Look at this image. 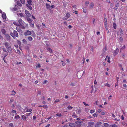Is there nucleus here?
Returning <instances> with one entry per match:
<instances>
[{"label": "nucleus", "instance_id": "nucleus-12", "mask_svg": "<svg viewBox=\"0 0 127 127\" xmlns=\"http://www.w3.org/2000/svg\"><path fill=\"white\" fill-rule=\"evenodd\" d=\"M31 5H30L29 4H27L26 5V6L30 10H32V8L31 6Z\"/></svg>", "mask_w": 127, "mask_h": 127}, {"label": "nucleus", "instance_id": "nucleus-41", "mask_svg": "<svg viewBox=\"0 0 127 127\" xmlns=\"http://www.w3.org/2000/svg\"><path fill=\"white\" fill-rule=\"evenodd\" d=\"M9 125L11 127H13L14 126L13 125V123H10L9 124Z\"/></svg>", "mask_w": 127, "mask_h": 127}, {"label": "nucleus", "instance_id": "nucleus-51", "mask_svg": "<svg viewBox=\"0 0 127 127\" xmlns=\"http://www.w3.org/2000/svg\"><path fill=\"white\" fill-rule=\"evenodd\" d=\"M110 7H113V6L114 5H113V4L112 3H110Z\"/></svg>", "mask_w": 127, "mask_h": 127}, {"label": "nucleus", "instance_id": "nucleus-34", "mask_svg": "<svg viewBox=\"0 0 127 127\" xmlns=\"http://www.w3.org/2000/svg\"><path fill=\"white\" fill-rule=\"evenodd\" d=\"M11 112L13 113H15V115H16L17 114V113H16V111L15 110H12L11 111Z\"/></svg>", "mask_w": 127, "mask_h": 127}, {"label": "nucleus", "instance_id": "nucleus-6", "mask_svg": "<svg viewBox=\"0 0 127 127\" xmlns=\"http://www.w3.org/2000/svg\"><path fill=\"white\" fill-rule=\"evenodd\" d=\"M102 124V123L100 122H97L95 124V127H100V125Z\"/></svg>", "mask_w": 127, "mask_h": 127}, {"label": "nucleus", "instance_id": "nucleus-27", "mask_svg": "<svg viewBox=\"0 0 127 127\" xmlns=\"http://www.w3.org/2000/svg\"><path fill=\"white\" fill-rule=\"evenodd\" d=\"M2 49L3 51L4 52H5V54H7V55L8 54V53H7V52L6 51V49L4 48H2Z\"/></svg>", "mask_w": 127, "mask_h": 127}, {"label": "nucleus", "instance_id": "nucleus-30", "mask_svg": "<svg viewBox=\"0 0 127 127\" xmlns=\"http://www.w3.org/2000/svg\"><path fill=\"white\" fill-rule=\"evenodd\" d=\"M88 124L89 125H93L95 123L94 122H89Z\"/></svg>", "mask_w": 127, "mask_h": 127}, {"label": "nucleus", "instance_id": "nucleus-39", "mask_svg": "<svg viewBox=\"0 0 127 127\" xmlns=\"http://www.w3.org/2000/svg\"><path fill=\"white\" fill-rule=\"evenodd\" d=\"M70 86H75L76 85V84H75L73 83H72L70 84Z\"/></svg>", "mask_w": 127, "mask_h": 127}, {"label": "nucleus", "instance_id": "nucleus-36", "mask_svg": "<svg viewBox=\"0 0 127 127\" xmlns=\"http://www.w3.org/2000/svg\"><path fill=\"white\" fill-rule=\"evenodd\" d=\"M95 111V110H90V112L91 113H94Z\"/></svg>", "mask_w": 127, "mask_h": 127}, {"label": "nucleus", "instance_id": "nucleus-28", "mask_svg": "<svg viewBox=\"0 0 127 127\" xmlns=\"http://www.w3.org/2000/svg\"><path fill=\"white\" fill-rule=\"evenodd\" d=\"M65 16L68 18L70 16V15L69 14V12L67 13L65 15Z\"/></svg>", "mask_w": 127, "mask_h": 127}, {"label": "nucleus", "instance_id": "nucleus-54", "mask_svg": "<svg viewBox=\"0 0 127 127\" xmlns=\"http://www.w3.org/2000/svg\"><path fill=\"white\" fill-rule=\"evenodd\" d=\"M114 120L116 121H120V119H117V118H116L115 119H114Z\"/></svg>", "mask_w": 127, "mask_h": 127}, {"label": "nucleus", "instance_id": "nucleus-60", "mask_svg": "<svg viewBox=\"0 0 127 127\" xmlns=\"http://www.w3.org/2000/svg\"><path fill=\"white\" fill-rule=\"evenodd\" d=\"M122 56L124 58L125 57V54H124L123 53H122Z\"/></svg>", "mask_w": 127, "mask_h": 127}, {"label": "nucleus", "instance_id": "nucleus-33", "mask_svg": "<svg viewBox=\"0 0 127 127\" xmlns=\"http://www.w3.org/2000/svg\"><path fill=\"white\" fill-rule=\"evenodd\" d=\"M83 12L84 13H86V8L85 7H83Z\"/></svg>", "mask_w": 127, "mask_h": 127}, {"label": "nucleus", "instance_id": "nucleus-50", "mask_svg": "<svg viewBox=\"0 0 127 127\" xmlns=\"http://www.w3.org/2000/svg\"><path fill=\"white\" fill-rule=\"evenodd\" d=\"M19 15L21 17H23L24 16V15L22 13H20Z\"/></svg>", "mask_w": 127, "mask_h": 127}, {"label": "nucleus", "instance_id": "nucleus-55", "mask_svg": "<svg viewBox=\"0 0 127 127\" xmlns=\"http://www.w3.org/2000/svg\"><path fill=\"white\" fill-rule=\"evenodd\" d=\"M106 50V47L104 48L102 50L104 52H105Z\"/></svg>", "mask_w": 127, "mask_h": 127}, {"label": "nucleus", "instance_id": "nucleus-48", "mask_svg": "<svg viewBox=\"0 0 127 127\" xmlns=\"http://www.w3.org/2000/svg\"><path fill=\"white\" fill-rule=\"evenodd\" d=\"M61 62H62V65H63L64 66L65 65V64H66L63 61H61Z\"/></svg>", "mask_w": 127, "mask_h": 127}, {"label": "nucleus", "instance_id": "nucleus-22", "mask_svg": "<svg viewBox=\"0 0 127 127\" xmlns=\"http://www.w3.org/2000/svg\"><path fill=\"white\" fill-rule=\"evenodd\" d=\"M94 6V4L93 2H92L91 5L89 6L90 8H93Z\"/></svg>", "mask_w": 127, "mask_h": 127}, {"label": "nucleus", "instance_id": "nucleus-19", "mask_svg": "<svg viewBox=\"0 0 127 127\" xmlns=\"http://www.w3.org/2000/svg\"><path fill=\"white\" fill-rule=\"evenodd\" d=\"M1 32L2 33L4 34H5L6 33V31L4 29H1Z\"/></svg>", "mask_w": 127, "mask_h": 127}, {"label": "nucleus", "instance_id": "nucleus-16", "mask_svg": "<svg viewBox=\"0 0 127 127\" xmlns=\"http://www.w3.org/2000/svg\"><path fill=\"white\" fill-rule=\"evenodd\" d=\"M12 93L10 95L11 96L12 95H13V96H15V95L16 94V92L14 90L12 91Z\"/></svg>", "mask_w": 127, "mask_h": 127}, {"label": "nucleus", "instance_id": "nucleus-25", "mask_svg": "<svg viewBox=\"0 0 127 127\" xmlns=\"http://www.w3.org/2000/svg\"><path fill=\"white\" fill-rule=\"evenodd\" d=\"M22 118L23 119V120H24L25 121L26 120V117L24 115H23L22 116Z\"/></svg>", "mask_w": 127, "mask_h": 127}, {"label": "nucleus", "instance_id": "nucleus-37", "mask_svg": "<svg viewBox=\"0 0 127 127\" xmlns=\"http://www.w3.org/2000/svg\"><path fill=\"white\" fill-rule=\"evenodd\" d=\"M13 24L14 25H16V26H19L18 23L16 22H13Z\"/></svg>", "mask_w": 127, "mask_h": 127}, {"label": "nucleus", "instance_id": "nucleus-42", "mask_svg": "<svg viewBox=\"0 0 127 127\" xmlns=\"http://www.w3.org/2000/svg\"><path fill=\"white\" fill-rule=\"evenodd\" d=\"M21 3L23 4H24L25 3V0H20Z\"/></svg>", "mask_w": 127, "mask_h": 127}, {"label": "nucleus", "instance_id": "nucleus-63", "mask_svg": "<svg viewBox=\"0 0 127 127\" xmlns=\"http://www.w3.org/2000/svg\"><path fill=\"white\" fill-rule=\"evenodd\" d=\"M101 111V109H98L97 110V112L99 113Z\"/></svg>", "mask_w": 127, "mask_h": 127}, {"label": "nucleus", "instance_id": "nucleus-47", "mask_svg": "<svg viewBox=\"0 0 127 127\" xmlns=\"http://www.w3.org/2000/svg\"><path fill=\"white\" fill-rule=\"evenodd\" d=\"M60 101V100L59 99H56L54 102H59Z\"/></svg>", "mask_w": 127, "mask_h": 127}, {"label": "nucleus", "instance_id": "nucleus-20", "mask_svg": "<svg viewBox=\"0 0 127 127\" xmlns=\"http://www.w3.org/2000/svg\"><path fill=\"white\" fill-rule=\"evenodd\" d=\"M113 28L114 29H115L116 28L117 25L115 23H113Z\"/></svg>", "mask_w": 127, "mask_h": 127}, {"label": "nucleus", "instance_id": "nucleus-45", "mask_svg": "<svg viewBox=\"0 0 127 127\" xmlns=\"http://www.w3.org/2000/svg\"><path fill=\"white\" fill-rule=\"evenodd\" d=\"M14 101V99L13 98H11L9 101V103H12Z\"/></svg>", "mask_w": 127, "mask_h": 127}, {"label": "nucleus", "instance_id": "nucleus-38", "mask_svg": "<svg viewBox=\"0 0 127 127\" xmlns=\"http://www.w3.org/2000/svg\"><path fill=\"white\" fill-rule=\"evenodd\" d=\"M15 118L16 119H19L20 118V116L19 115H17V116H15Z\"/></svg>", "mask_w": 127, "mask_h": 127}, {"label": "nucleus", "instance_id": "nucleus-4", "mask_svg": "<svg viewBox=\"0 0 127 127\" xmlns=\"http://www.w3.org/2000/svg\"><path fill=\"white\" fill-rule=\"evenodd\" d=\"M31 34V32L29 30H27L24 32V34L25 36L30 35Z\"/></svg>", "mask_w": 127, "mask_h": 127}, {"label": "nucleus", "instance_id": "nucleus-64", "mask_svg": "<svg viewBox=\"0 0 127 127\" xmlns=\"http://www.w3.org/2000/svg\"><path fill=\"white\" fill-rule=\"evenodd\" d=\"M50 125V124H48L46 126H45L44 127H49Z\"/></svg>", "mask_w": 127, "mask_h": 127}, {"label": "nucleus", "instance_id": "nucleus-35", "mask_svg": "<svg viewBox=\"0 0 127 127\" xmlns=\"http://www.w3.org/2000/svg\"><path fill=\"white\" fill-rule=\"evenodd\" d=\"M93 116L95 117H97V113H95L94 114H93Z\"/></svg>", "mask_w": 127, "mask_h": 127}, {"label": "nucleus", "instance_id": "nucleus-5", "mask_svg": "<svg viewBox=\"0 0 127 127\" xmlns=\"http://www.w3.org/2000/svg\"><path fill=\"white\" fill-rule=\"evenodd\" d=\"M119 51V49L118 48H117L115 50H114L113 51V55L114 56L116 55L118 53Z\"/></svg>", "mask_w": 127, "mask_h": 127}, {"label": "nucleus", "instance_id": "nucleus-44", "mask_svg": "<svg viewBox=\"0 0 127 127\" xmlns=\"http://www.w3.org/2000/svg\"><path fill=\"white\" fill-rule=\"evenodd\" d=\"M67 108L68 109H72L73 107L69 105L67 106Z\"/></svg>", "mask_w": 127, "mask_h": 127}, {"label": "nucleus", "instance_id": "nucleus-1", "mask_svg": "<svg viewBox=\"0 0 127 127\" xmlns=\"http://www.w3.org/2000/svg\"><path fill=\"white\" fill-rule=\"evenodd\" d=\"M10 34L14 38H15L16 37H18V34L17 32L15 30H14L13 32H11Z\"/></svg>", "mask_w": 127, "mask_h": 127}, {"label": "nucleus", "instance_id": "nucleus-56", "mask_svg": "<svg viewBox=\"0 0 127 127\" xmlns=\"http://www.w3.org/2000/svg\"><path fill=\"white\" fill-rule=\"evenodd\" d=\"M43 107L44 108H48V106L47 105H43Z\"/></svg>", "mask_w": 127, "mask_h": 127}, {"label": "nucleus", "instance_id": "nucleus-29", "mask_svg": "<svg viewBox=\"0 0 127 127\" xmlns=\"http://www.w3.org/2000/svg\"><path fill=\"white\" fill-rule=\"evenodd\" d=\"M56 115L57 116L59 117H60L62 116L61 113H57L56 114Z\"/></svg>", "mask_w": 127, "mask_h": 127}, {"label": "nucleus", "instance_id": "nucleus-31", "mask_svg": "<svg viewBox=\"0 0 127 127\" xmlns=\"http://www.w3.org/2000/svg\"><path fill=\"white\" fill-rule=\"evenodd\" d=\"M28 111H25V112H31L32 111V110L31 108H29L28 109Z\"/></svg>", "mask_w": 127, "mask_h": 127}, {"label": "nucleus", "instance_id": "nucleus-8", "mask_svg": "<svg viewBox=\"0 0 127 127\" xmlns=\"http://www.w3.org/2000/svg\"><path fill=\"white\" fill-rule=\"evenodd\" d=\"M2 56L3 57V60H4V62L6 63H7V62L5 60V58L7 56V54L4 55Z\"/></svg>", "mask_w": 127, "mask_h": 127}, {"label": "nucleus", "instance_id": "nucleus-14", "mask_svg": "<svg viewBox=\"0 0 127 127\" xmlns=\"http://www.w3.org/2000/svg\"><path fill=\"white\" fill-rule=\"evenodd\" d=\"M47 50L49 51V52L51 53H53V51L52 49L50 48H47Z\"/></svg>", "mask_w": 127, "mask_h": 127}, {"label": "nucleus", "instance_id": "nucleus-7", "mask_svg": "<svg viewBox=\"0 0 127 127\" xmlns=\"http://www.w3.org/2000/svg\"><path fill=\"white\" fill-rule=\"evenodd\" d=\"M25 13L26 15L27 16L29 17H31V14L29 13V12L27 10H26L25 11Z\"/></svg>", "mask_w": 127, "mask_h": 127}, {"label": "nucleus", "instance_id": "nucleus-18", "mask_svg": "<svg viewBox=\"0 0 127 127\" xmlns=\"http://www.w3.org/2000/svg\"><path fill=\"white\" fill-rule=\"evenodd\" d=\"M27 2L28 3V4H29L30 5H32V0H27Z\"/></svg>", "mask_w": 127, "mask_h": 127}, {"label": "nucleus", "instance_id": "nucleus-26", "mask_svg": "<svg viewBox=\"0 0 127 127\" xmlns=\"http://www.w3.org/2000/svg\"><path fill=\"white\" fill-rule=\"evenodd\" d=\"M17 4L19 6H22V4L20 3V2L18 1H17Z\"/></svg>", "mask_w": 127, "mask_h": 127}, {"label": "nucleus", "instance_id": "nucleus-57", "mask_svg": "<svg viewBox=\"0 0 127 127\" xmlns=\"http://www.w3.org/2000/svg\"><path fill=\"white\" fill-rule=\"evenodd\" d=\"M89 1H86L85 2V4L86 5H88L89 4Z\"/></svg>", "mask_w": 127, "mask_h": 127}, {"label": "nucleus", "instance_id": "nucleus-32", "mask_svg": "<svg viewBox=\"0 0 127 127\" xmlns=\"http://www.w3.org/2000/svg\"><path fill=\"white\" fill-rule=\"evenodd\" d=\"M16 29L17 31L19 32H20L21 31V30L18 27H16Z\"/></svg>", "mask_w": 127, "mask_h": 127}, {"label": "nucleus", "instance_id": "nucleus-52", "mask_svg": "<svg viewBox=\"0 0 127 127\" xmlns=\"http://www.w3.org/2000/svg\"><path fill=\"white\" fill-rule=\"evenodd\" d=\"M104 26L105 27V29H106V30H108V28H107V24H104Z\"/></svg>", "mask_w": 127, "mask_h": 127}, {"label": "nucleus", "instance_id": "nucleus-11", "mask_svg": "<svg viewBox=\"0 0 127 127\" xmlns=\"http://www.w3.org/2000/svg\"><path fill=\"white\" fill-rule=\"evenodd\" d=\"M2 17L4 19H6V15L5 13H3L2 14Z\"/></svg>", "mask_w": 127, "mask_h": 127}, {"label": "nucleus", "instance_id": "nucleus-49", "mask_svg": "<svg viewBox=\"0 0 127 127\" xmlns=\"http://www.w3.org/2000/svg\"><path fill=\"white\" fill-rule=\"evenodd\" d=\"M112 127H118L117 125L115 124L112 125Z\"/></svg>", "mask_w": 127, "mask_h": 127}, {"label": "nucleus", "instance_id": "nucleus-9", "mask_svg": "<svg viewBox=\"0 0 127 127\" xmlns=\"http://www.w3.org/2000/svg\"><path fill=\"white\" fill-rule=\"evenodd\" d=\"M106 60H107V62L109 63L110 62V57H108L107 56L105 59Z\"/></svg>", "mask_w": 127, "mask_h": 127}, {"label": "nucleus", "instance_id": "nucleus-2", "mask_svg": "<svg viewBox=\"0 0 127 127\" xmlns=\"http://www.w3.org/2000/svg\"><path fill=\"white\" fill-rule=\"evenodd\" d=\"M4 44L6 48L7 49V51L9 52L11 51L12 50L11 46L10 44L7 42H5L4 43Z\"/></svg>", "mask_w": 127, "mask_h": 127}, {"label": "nucleus", "instance_id": "nucleus-13", "mask_svg": "<svg viewBox=\"0 0 127 127\" xmlns=\"http://www.w3.org/2000/svg\"><path fill=\"white\" fill-rule=\"evenodd\" d=\"M18 22L21 25H22L23 23V21L21 19H19L18 20Z\"/></svg>", "mask_w": 127, "mask_h": 127}, {"label": "nucleus", "instance_id": "nucleus-43", "mask_svg": "<svg viewBox=\"0 0 127 127\" xmlns=\"http://www.w3.org/2000/svg\"><path fill=\"white\" fill-rule=\"evenodd\" d=\"M104 24H107V20L106 18H104Z\"/></svg>", "mask_w": 127, "mask_h": 127}, {"label": "nucleus", "instance_id": "nucleus-10", "mask_svg": "<svg viewBox=\"0 0 127 127\" xmlns=\"http://www.w3.org/2000/svg\"><path fill=\"white\" fill-rule=\"evenodd\" d=\"M5 36L6 39L7 40H9L10 39V36L8 34H6L5 35Z\"/></svg>", "mask_w": 127, "mask_h": 127}, {"label": "nucleus", "instance_id": "nucleus-46", "mask_svg": "<svg viewBox=\"0 0 127 127\" xmlns=\"http://www.w3.org/2000/svg\"><path fill=\"white\" fill-rule=\"evenodd\" d=\"M105 85L106 86H107L108 87H110V85L109 84L107 83H106L105 84Z\"/></svg>", "mask_w": 127, "mask_h": 127}, {"label": "nucleus", "instance_id": "nucleus-15", "mask_svg": "<svg viewBox=\"0 0 127 127\" xmlns=\"http://www.w3.org/2000/svg\"><path fill=\"white\" fill-rule=\"evenodd\" d=\"M69 126L71 127H75V125L74 123H70L69 124Z\"/></svg>", "mask_w": 127, "mask_h": 127}, {"label": "nucleus", "instance_id": "nucleus-53", "mask_svg": "<svg viewBox=\"0 0 127 127\" xmlns=\"http://www.w3.org/2000/svg\"><path fill=\"white\" fill-rule=\"evenodd\" d=\"M68 19V18L66 16H65L64 18L63 19L64 20H66L67 19Z\"/></svg>", "mask_w": 127, "mask_h": 127}, {"label": "nucleus", "instance_id": "nucleus-59", "mask_svg": "<svg viewBox=\"0 0 127 127\" xmlns=\"http://www.w3.org/2000/svg\"><path fill=\"white\" fill-rule=\"evenodd\" d=\"M83 103L85 105V106H89V105L87 104H86L85 102H83Z\"/></svg>", "mask_w": 127, "mask_h": 127}, {"label": "nucleus", "instance_id": "nucleus-61", "mask_svg": "<svg viewBox=\"0 0 127 127\" xmlns=\"http://www.w3.org/2000/svg\"><path fill=\"white\" fill-rule=\"evenodd\" d=\"M15 105H14V104H13L11 106V107L13 108H14L15 107Z\"/></svg>", "mask_w": 127, "mask_h": 127}, {"label": "nucleus", "instance_id": "nucleus-24", "mask_svg": "<svg viewBox=\"0 0 127 127\" xmlns=\"http://www.w3.org/2000/svg\"><path fill=\"white\" fill-rule=\"evenodd\" d=\"M28 39L30 41H32L33 39L32 38V37L30 36H28Z\"/></svg>", "mask_w": 127, "mask_h": 127}, {"label": "nucleus", "instance_id": "nucleus-3", "mask_svg": "<svg viewBox=\"0 0 127 127\" xmlns=\"http://www.w3.org/2000/svg\"><path fill=\"white\" fill-rule=\"evenodd\" d=\"M27 19L29 23L30 26L32 27H34V25L33 23L32 20L29 18H27Z\"/></svg>", "mask_w": 127, "mask_h": 127}, {"label": "nucleus", "instance_id": "nucleus-40", "mask_svg": "<svg viewBox=\"0 0 127 127\" xmlns=\"http://www.w3.org/2000/svg\"><path fill=\"white\" fill-rule=\"evenodd\" d=\"M22 41L24 43L26 44L27 43V41L25 39H23L22 40Z\"/></svg>", "mask_w": 127, "mask_h": 127}, {"label": "nucleus", "instance_id": "nucleus-23", "mask_svg": "<svg viewBox=\"0 0 127 127\" xmlns=\"http://www.w3.org/2000/svg\"><path fill=\"white\" fill-rule=\"evenodd\" d=\"M103 125L104 126V127H109V125L107 123H104L103 124Z\"/></svg>", "mask_w": 127, "mask_h": 127}, {"label": "nucleus", "instance_id": "nucleus-58", "mask_svg": "<svg viewBox=\"0 0 127 127\" xmlns=\"http://www.w3.org/2000/svg\"><path fill=\"white\" fill-rule=\"evenodd\" d=\"M17 43L19 46L21 45V43L20 41L19 40H17Z\"/></svg>", "mask_w": 127, "mask_h": 127}, {"label": "nucleus", "instance_id": "nucleus-21", "mask_svg": "<svg viewBox=\"0 0 127 127\" xmlns=\"http://www.w3.org/2000/svg\"><path fill=\"white\" fill-rule=\"evenodd\" d=\"M46 7L47 9H49L50 7V6L49 4L46 3Z\"/></svg>", "mask_w": 127, "mask_h": 127}, {"label": "nucleus", "instance_id": "nucleus-62", "mask_svg": "<svg viewBox=\"0 0 127 127\" xmlns=\"http://www.w3.org/2000/svg\"><path fill=\"white\" fill-rule=\"evenodd\" d=\"M36 67H37L39 68L41 67V66L40 65V64H38L37 65V66H36Z\"/></svg>", "mask_w": 127, "mask_h": 127}, {"label": "nucleus", "instance_id": "nucleus-17", "mask_svg": "<svg viewBox=\"0 0 127 127\" xmlns=\"http://www.w3.org/2000/svg\"><path fill=\"white\" fill-rule=\"evenodd\" d=\"M119 6V4H118V3H117V4L115 6V10H117Z\"/></svg>", "mask_w": 127, "mask_h": 127}]
</instances>
